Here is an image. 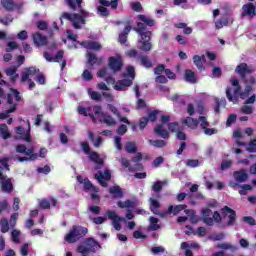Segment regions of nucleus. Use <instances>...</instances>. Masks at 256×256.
I'll list each match as a JSON object with an SVG mask.
<instances>
[{
    "label": "nucleus",
    "mask_w": 256,
    "mask_h": 256,
    "mask_svg": "<svg viewBox=\"0 0 256 256\" xmlns=\"http://www.w3.org/2000/svg\"><path fill=\"white\" fill-rule=\"evenodd\" d=\"M241 190H239L240 195H247V191H251L253 187L249 184H244L239 186Z\"/></svg>",
    "instance_id": "13d9d810"
},
{
    "label": "nucleus",
    "mask_w": 256,
    "mask_h": 256,
    "mask_svg": "<svg viewBox=\"0 0 256 256\" xmlns=\"http://www.w3.org/2000/svg\"><path fill=\"white\" fill-rule=\"evenodd\" d=\"M246 151H248V153H256V138L251 140L248 143V147H246Z\"/></svg>",
    "instance_id": "6e6d98bb"
},
{
    "label": "nucleus",
    "mask_w": 256,
    "mask_h": 256,
    "mask_svg": "<svg viewBox=\"0 0 256 256\" xmlns=\"http://www.w3.org/2000/svg\"><path fill=\"white\" fill-rule=\"evenodd\" d=\"M159 115V110H153L151 112L148 113V121H150L151 123H155V121H157V116Z\"/></svg>",
    "instance_id": "5fc2aeb1"
},
{
    "label": "nucleus",
    "mask_w": 256,
    "mask_h": 256,
    "mask_svg": "<svg viewBox=\"0 0 256 256\" xmlns=\"http://www.w3.org/2000/svg\"><path fill=\"white\" fill-rule=\"evenodd\" d=\"M251 91H253V87L251 85H246L244 91H239L237 93V103L239 102V99L245 100L249 95H251Z\"/></svg>",
    "instance_id": "c756f323"
},
{
    "label": "nucleus",
    "mask_w": 256,
    "mask_h": 256,
    "mask_svg": "<svg viewBox=\"0 0 256 256\" xmlns=\"http://www.w3.org/2000/svg\"><path fill=\"white\" fill-rule=\"evenodd\" d=\"M100 5H103V7H111V9H117L118 0H100Z\"/></svg>",
    "instance_id": "79ce46f5"
},
{
    "label": "nucleus",
    "mask_w": 256,
    "mask_h": 256,
    "mask_svg": "<svg viewBox=\"0 0 256 256\" xmlns=\"http://www.w3.org/2000/svg\"><path fill=\"white\" fill-rule=\"evenodd\" d=\"M138 19L141 22H137L136 27L133 28L140 37V40L137 42V49L144 53H149L153 49V43H151L153 32L147 30V27H155V20L143 14L138 15Z\"/></svg>",
    "instance_id": "f257e3e1"
},
{
    "label": "nucleus",
    "mask_w": 256,
    "mask_h": 256,
    "mask_svg": "<svg viewBox=\"0 0 256 256\" xmlns=\"http://www.w3.org/2000/svg\"><path fill=\"white\" fill-rule=\"evenodd\" d=\"M108 67L113 71L114 73H119L121 69H123V60L121 58L117 57H109L108 58Z\"/></svg>",
    "instance_id": "f8f14e48"
},
{
    "label": "nucleus",
    "mask_w": 256,
    "mask_h": 256,
    "mask_svg": "<svg viewBox=\"0 0 256 256\" xmlns=\"http://www.w3.org/2000/svg\"><path fill=\"white\" fill-rule=\"evenodd\" d=\"M131 19L126 20L125 22H117L116 25H125L124 29L122 32H120L119 36H118V41L119 43H121L122 45H125V43H127V39L129 37V34L131 33V30L133 29V26H131Z\"/></svg>",
    "instance_id": "9d476101"
},
{
    "label": "nucleus",
    "mask_w": 256,
    "mask_h": 256,
    "mask_svg": "<svg viewBox=\"0 0 256 256\" xmlns=\"http://www.w3.org/2000/svg\"><path fill=\"white\" fill-rule=\"evenodd\" d=\"M184 79L187 83H191L192 85L197 83V77L195 76V72L191 69H186L184 74Z\"/></svg>",
    "instance_id": "473e14b6"
},
{
    "label": "nucleus",
    "mask_w": 256,
    "mask_h": 256,
    "mask_svg": "<svg viewBox=\"0 0 256 256\" xmlns=\"http://www.w3.org/2000/svg\"><path fill=\"white\" fill-rule=\"evenodd\" d=\"M233 21L234 20L231 17H221L215 21V28L223 29L224 27H227V25H233Z\"/></svg>",
    "instance_id": "6ab92c4d"
},
{
    "label": "nucleus",
    "mask_w": 256,
    "mask_h": 256,
    "mask_svg": "<svg viewBox=\"0 0 256 256\" xmlns=\"http://www.w3.org/2000/svg\"><path fill=\"white\" fill-rule=\"evenodd\" d=\"M117 205L120 207V209H134L137 204L135 201L128 199L126 201H119Z\"/></svg>",
    "instance_id": "72a5a7b5"
},
{
    "label": "nucleus",
    "mask_w": 256,
    "mask_h": 256,
    "mask_svg": "<svg viewBox=\"0 0 256 256\" xmlns=\"http://www.w3.org/2000/svg\"><path fill=\"white\" fill-rule=\"evenodd\" d=\"M37 172L42 173L43 175H49V173H51V167H49V165H45L44 167H38Z\"/></svg>",
    "instance_id": "69168bd1"
},
{
    "label": "nucleus",
    "mask_w": 256,
    "mask_h": 256,
    "mask_svg": "<svg viewBox=\"0 0 256 256\" xmlns=\"http://www.w3.org/2000/svg\"><path fill=\"white\" fill-rule=\"evenodd\" d=\"M133 85V80L124 78L122 80H118L114 85L115 91H125L127 87H131Z\"/></svg>",
    "instance_id": "a211bd4d"
},
{
    "label": "nucleus",
    "mask_w": 256,
    "mask_h": 256,
    "mask_svg": "<svg viewBox=\"0 0 256 256\" xmlns=\"http://www.w3.org/2000/svg\"><path fill=\"white\" fill-rule=\"evenodd\" d=\"M140 65H142V67H145L146 69H151V67H153V62H151L149 56L144 55L140 57Z\"/></svg>",
    "instance_id": "4c0bfd02"
},
{
    "label": "nucleus",
    "mask_w": 256,
    "mask_h": 256,
    "mask_svg": "<svg viewBox=\"0 0 256 256\" xmlns=\"http://www.w3.org/2000/svg\"><path fill=\"white\" fill-rule=\"evenodd\" d=\"M109 193L112 195L113 199L123 198V189L120 186H111L109 188Z\"/></svg>",
    "instance_id": "cd10ccee"
},
{
    "label": "nucleus",
    "mask_w": 256,
    "mask_h": 256,
    "mask_svg": "<svg viewBox=\"0 0 256 256\" xmlns=\"http://www.w3.org/2000/svg\"><path fill=\"white\" fill-rule=\"evenodd\" d=\"M16 135H20V139H23L27 143H31V123L28 121L27 132H25V128H23V126H17Z\"/></svg>",
    "instance_id": "4468645a"
},
{
    "label": "nucleus",
    "mask_w": 256,
    "mask_h": 256,
    "mask_svg": "<svg viewBox=\"0 0 256 256\" xmlns=\"http://www.w3.org/2000/svg\"><path fill=\"white\" fill-rule=\"evenodd\" d=\"M1 233H8L9 232V220L6 218L1 220V228H0Z\"/></svg>",
    "instance_id": "603ef678"
},
{
    "label": "nucleus",
    "mask_w": 256,
    "mask_h": 256,
    "mask_svg": "<svg viewBox=\"0 0 256 256\" xmlns=\"http://www.w3.org/2000/svg\"><path fill=\"white\" fill-rule=\"evenodd\" d=\"M91 111H93V108L91 106H88L86 108L83 106L78 107L79 115H83L84 117H88V115L91 114Z\"/></svg>",
    "instance_id": "de8ad7c7"
},
{
    "label": "nucleus",
    "mask_w": 256,
    "mask_h": 256,
    "mask_svg": "<svg viewBox=\"0 0 256 256\" xmlns=\"http://www.w3.org/2000/svg\"><path fill=\"white\" fill-rule=\"evenodd\" d=\"M149 202H150V211L154 215H159V208L161 207V203H159V201L155 200V198H150Z\"/></svg>",
    "instance_id": "f704fd0d"
},
{
    "label": "nucleus",
    "mask_w": 256,
    "mask_h": 256,
    "mask_svg": "<svg viewBox=\"0 0 256 256\" xmlns=\"http://www.w3.org/2000/svg\"><path fill=\"white\" fill-rule=\"evenodd\" d=\"M75 2H76V5H75ZM66 3L68 5V7H70V9H72V11H75L77 9V6L79 8H81L83 0H66Z\"/></svg>",
    "instance_id": "a18cd8bd"
},
{
    "label": "nucleus",
    "mask_w": 256,
    "mask_h": 256,
    "mask_svg": "<svg viewBox=\"0 0 256 256\" xmlns=\"http://www.w3.org/2000/svg\"><path fill=\"white\" fill-rule=\"evenodd\" d=\"M15 49H19V44L15 41H11L7 43L6 53H11V51H15Z\"/></svg>",
    "instance_id": "864d4df0"
},
{
    "label": "nucleus",
    "mask_w": 256,
    "mask_h": 256,
    "mask_svg": "<svg viewBox=\"0 0 256 256\" xmlns=\"http://www.w3.org/2000/svg\"><path fill=\"white\" fill-rule=\"evenodd\" d=\"M221 214L223 219L227 218V227H234V225L237 223V212L229 206H224L221 208Z\"/></svg>",
    "instance_id": "1a4fd4ad"
},
{
    "label": "nucleus",
    "mask_w": 256,
    "mask_h": 256,
    "mask_svg": "<svg viewBox=\"0 0 256 256\" xmlns=\"http://www.w3.org/2000/svg\"><path fill=\"white\" fill-rule=\"evenodd\" d=\"M148 143L157 149H163V147L167 146V141L165 140H148Z\"/></svg>",
    "instance_id": "58836bf2"
},
{
    "label": "nucleus",
    "mask_w": 256,
    "mask_h": 256,
    "mask_svg": "<svg viewBox=\"0 0 256 256\" xmlns=\"http://www.w3.org/2000/svg\"><path fill=\"white\" fill-rule=\"evenodd\" d=\"M1 5L5 11L11 12L14 9H23V3H15L14 0H1Z\"/></svg>",
    "instance_id": "dca6fc26"
},
{
    "label": "nucleus",
    "mask_w": 256,
    "mask_h": 256,
    "mask_svg": "<svg viewBox=\"0 0 256 256\" xmlns=\"http://www.w3.org/2000/svg\"><path fill=\"white\" fill-rule=\"evenodd\" d=\"M235 73H237L240 78L245 79L247 75H251V73H253V70L249 65H247V63L242 62L236 67Z\"/></svg>",
    "instance_id": "ddd939ff"
},
{
    "label": "nucleus",
    "mask_w": 256,
    "mask_h": 256,
    "mask_svg": "<svg viewBox=\"0 0 256 256\" xmlns=\"http://www.w3.org/2000/svg\"><path fill=\"white\" fill-rule=\"evenodd\" d=\"M163 163H165V158H163V156H160L154 159V161L152 162V165L157 169L158 167H161Z\"/></svg>",
    "instance_id": "bf43d9fd"
},
{
    "label": "nucleus",
    "mask_w": 256,
    "mask_h": 256,
    "mask_svg": "<svg viewBox=\"0 0 256 256\" xmlns=\"http://www.w3.org/2000/svg\"><path fill=\"white\" fill-rule=\"evenodd\" d=\"M82 47L85 49H89L90 51H101V44L95 41H83L80 43Z\"/></svg>",
    "instance_id": "412c9836"
},
{
    "label": "nucleus",
    "mask_w": 256,
    "mask_h": 256,
    "mask_svg": "<svg viewBox=\"0 0 256 256\" xmlns=\"http://www.w3.org/2000/svg\"><path fill=\"white\" fill-rule=\"evenodd\" d=\"M143 160V154L141 152H138L135 157L132 158V163H136V167L141 171L143 170V164L139 163Z\"/></svg>",
    "instance_id": "37998d69"
},
{
    "label": "nucleus",
    "mask_w": 256,
    "mask_h": 256,
    "mask_svg": "<svg viewBox=\"0 0 256 256\" xmlns=\"http://www.w3.org/2000/svg\"><path fill=\"white\" fill-rule=\"evenodd\" d=\"M158 223H159V220L157 218L151 216L149 231H159V229H161V225H159Z\"/></svg>",
    "instance_id": "e433bc0d"
},
{
    "label": "nucleus",
    "mask_w": 256,
    "mask_h": 256,
    "mask_svg": "<svg viewBox=\"0 0 256 256\" xmlns=\"http://www.w3.org/2000/svg\"><path fill=\"white\" fill-rule=\"evenodd\" d=\"M192 59L194 65L199 69V71H203V69H205V66H203V63H205V55H194Z\"/></svg>",
    "instance_id": "7c9ffc66"
},
{
    "label": "nucleus",
    "mask_w": 256,
    "mask_h": 256,
    "mask_svg": "<svg viewBox=\"0 0 256 256\" xmlns=\"http://www.w3.org/2000/svg\"><path fill=\"white\" fill-rule=\"evenodd\" d=\"M0 135L2 139H10L11 133L7 124H0Z\"/></svg>",
    "instance_id": "c9c22d12"
},
{
    "label": "nucleus",
    "mask_w": 256,
    "mask_h": 256,
    "mask_svg": "<svg viewBox=\"0 0 256 256\" xmlns=\"http://www.w3.org/2000/svg\"><path fill=\"white\" fill-rule=\"evenodd\" d=\"M82 151H84L85 155H88V159H90L96 165H103V159L99 156V153L95 151H91V146H89V142H81L80 143Z\"/></svg>",
    "instance_id": "6e6552de"
},
{
    "label": "nucleus",
    "mask_w": 256,
    "mask_h": 256,
    "mask_svg": "<svg viewBox=\"0 0 256 256\" xmlns=\"http://www.w3.org/2000/svg\"><path fill=\"white\" fill-rule=\"evenodd\" d=\"M154 133L157 137H161L162 139H169V131L163 128V124H158L154 128Z\"/></svg>",
    "instance_id": "393cba45"
},
{
    "label": "nucleus",
    "mask_w": 256,
    "mask_h": 256,
    "mask_svg": "<svg viewBox=\"0 0 256 256\" xmlns=\"http://www.w3.org/2000/svg\"><path fill=\"white\" fill-rule=\"evenodd\" d=\"M93 111L94 115H99L100 123H104L105 125H107V127H113L117 125V121L115 120V118H113V116H111L109 113L103 112V108H101V106L95 105L93 107Z\"/></svg>",
    "instance_id": "39448f33"
},
{
    "label": "nucleus",
    "mask_w": 256,
    "mask_h": 256,
    "mask_svg": "<svg viewBox=\"0 0 256 256\" xmlns=\"http://www.w3.org/2000/svg\"><path fill=\"white\" fill-rule=\"evenodd\" d=\"M84 191H94L95 193H97V191H99V189L97 187H95L93 185V183H91L89 178H85L84 179Z\"/></svg>",
    "instance_id": "a19ab883"
},
{
    "label": "nucleus",
    "mask_w": 256,
    "mask_h": 256,
    "mask_svg": "<svg viewBox=\"0 0 256 256\" xmlns=\"http://www.w3.org/2000/svg\"><path fill=\"white\" fill-rule=\"evenodd\" d=\"M66 34H67V39H69L73 43H79V41H77V37H78L77 34H73L72 30H66Z\"/></svg>",
    "instance_id": "680f3d73"
},
{
    "label": "nucleus",
    "mask_w": 256,
    "mask_h": 256,
    "mask_svg": "<svg viewBox=\"0 0 256 256\" xmlns=\"http://www.w3.org/2000/svg\"><path fill=\"white\" fill-rule=\"evenodd\" d=\"M33 41L36 47H41L47 45V36H43V34L36 32L33 34Z\"/></svg>",
    "instance_id": "aec40b11"
},
{
    "label": "nucleus",
    "mask_w": 256,
    "mask_h": 256,
    "mask_svg": "<svg viewBox=\"0 0 256 256\" xmlns=\"http://www.w3.org/2000/svg\"><path fill=\"white\" fill-rule=\"evenodd\" d=\"M15 111H17V104H13L8 110L5 111V113H0V120L7 119V115L15 113Z\"/></svg>",
    "instance_id": "8fccbe9b"
},
{
    "label": "nucleus",
    "mask_w": 256,
    "mask_h": 256,
    "mask_svg": "<svg viewBox=\"0 0 256 256\" xmlns=\"http://www.w3.org/2000/svg\"><path fill=\"white\" fill-rule=\"evenodd\" d=\"M168 130L170 133H177L181 130V126L178 122H170L168 123Z\"/></svg>",
    "instance_id": "09e8293b"
},
{
    "label": "nucleus",
    "mask_w": 256,
    "mask_h": 256,
    "mask_svg": "<svg viewBox=\"0 0 256 256\" xmlns=\"http://www.w3.org/2000/svg\"><path fill=\"white\" fill-rule=\"evenodd\" d=\"M187 209V205L185 204H179L176 206L170 205L165 212V215H170V213H173V215H179L180 211H185Z\"/></svg>",
    "instance_id": "b1692460"
},
{
    "label": "nucleus",
    "mask_w": 256,
    "mask_h": 256,
    "mask_svg": "<svg viewBox=\"0 0 256 256\" xmlns=\"http://www.w3.org/2000/svg\"><path fill=\"white\" fill-rule=\"evenodd\" d=\"M200 122V127L205 131L209 127V121H207V117L205 116H200L198 117V123Z\"/></svg>",
    "instance_id": "3c124183"
},
{
    "label": "nucleus",
    "mask_w": 256,
    "mask_h": 256,
    "mask_svg": "<svg viewBox=\"0 0 256 256\" xmlns=\"http://www.w3.org/2000/svg\"><path fill=\"white\" fill-rule=\"evenodd\" d=\"M242 17H255V12H256V6L255 4L249 2L247 4H244L242 6Z\"/></svg>",
    "instance_id": "f3484780"
},
{
    "label": "nucleus",
    "mask_w": 256,
    "mask_h": 256,
    "mask_svg": "<svg viewBox=\"0 0 256 256\" xmlns=\"http://www.w3.org/2000/svg\"><path fill=\"white\" fill-rule=\"evenodd\" d=\"M124 149L126 153L133 154L137 153V144L135 142H127L126 145L124 146Z\"/></svg>",
    "instance_id": "ea45409f"
},
{
    "label": "nucleus",
    "mask_w": 256,
    "mask_h": 256,
    "mask_svg": "<svg viewBox=\"0 0 256 256\" xmlns=\"http://www.w3.org/2000/svg\"><path fill=\"white\" fill-rule=\"evenodd\" d=\"M39 69L35 67H29L22 73L21 81L22 83H25L29 81V77H33V75H38Z\"/></svg>",
    "instance_id": "4be33fe9"
},
{
    "label": "nucleus",
    "mask_w": 256,
    "mask_h": 256,
    "mask_svg": "<svg viewBox=\"0 0 256 256\" xmlns=\"http://www.w3.org/2000/svg\"><path fill=\"white\" fill-rule=\"evenodd\" d=\"M233 175L237 183H245L249 179V175L245 170L236 171Z\"/></svg>",
    "instance_id": "a878e982"
},
{
    "label": "nucleus",
    "mask_w": 256,
    "mask_h": 256,
    "mask_svg": "<svg viewBox=\"0 0 256 256\" xmlns=\"http://www.w3.org/2000/svg\"><path fill=\"white\" fill-rule=\"evenodd\" d=\"M63 55H65V52L60 50L56 53L52 60V63H61V71L67 67V60L63 59Z\"/></svg>",
    "instance_id": "5701e85b"
},
{
    "label": "nucleus",
    "mask_w": 256,
    "mask_h": 256,
    "mask_svg": "<svg viewBox=\"0 0 256 256\" xmlns=\"http://www.w3.org/2000/svg\"><path fill=\"white\" fill-rule=\"evenodd\" d=\"M126 71L127 73L123 74L124 79H127V77H130V81H133V79H135V67L127 66Z\"/></svg>",
    "instance_id": "c03bdc74"
},
{
    "label": "nucleus",
    "mask_w": 256,
    "mask_h": 256,
    "mask_svg": "<svg viewBox=\"0 0 256 256\" xmlns=\"http://www.w3.org/2000/svg\"><path fill=\"white\" fill-rule=\"evenodd\" d=\"M86 245L87 247L83 245L78 246V253L86 255V253H97L101 249V245L95 238H87Z\"/></svg>",
    "instance_id": "423d86ee"
},
{
    "label": "nucleus",
    "mask_w": 256,
    "mask_h": 256,
    "mask_svg": "<svg viewBox=\"0 0 256 256\" xmlns=\"http://www.w3.org/2000/svg\"><path fill=\"white\" fill-rule=\"evenodd\" d=\"M1 189L3 193H13V182H11V178L2 181Z\"/></svg>",
    "instance_id": "2f4dec72"
},
{
    "label": "nucleus",
    "mask_w": 256,
    "mask_h": 256,
    "mask_svg": "<svg viewBox=\"0 0 256 256\" xmlns=\"http://www.w3.org/2000/svg\"><path fill=\"white\" fill-rule=\"evenodd\" d=\"M237 121V115L236 114H230L228 115L227 121H226V126L231 127L233 123Z\"/></svg>",
    "instance_id": "0e129e2a"
},
{
    "label": "nucleus",
    "mask_w": 256,
    "mask_h": 256,
    "mask_svg": "<svg viewBox=\"0 0 256 256\" xmlns=\"http://www.w3.org/2000/svg\"><path fill=\"white\" fill-rule=\"evenodd\" d=\"M225 105H227V101L225 100V98L222 99H216V105L214 107V111L215 113H221V107H225Z\"/></svg>",
    "instance_id": "49530a36"
},
{
    "label": "nucleus",
    "mask_w": 256,
    "mask_h": 256,
    "mask_svg": "<svg viewBox=\"0 0 256 256\" xmlns=\"http://www.w3.org/2000/svg\"><path fill=\"white\" fill-rule=\"evenodd\" d=\"M148 124H149V118L141 117L139 120V129L143 131V129H145V127H147Z\"/></svg>",
    "instance_id": "e2e57ef3"
},
{
    "label": "nucleus",
    "mask_w": 256,
    "mask_h": 256,
    "mask_svg": "<svg viewBox=\"0 0 256 256\" xmlns=\"http://www.w3.org/2000/svg\"><path fill=\"white\" fill-rule=\"evenodd\" d=\"M94 179L98 181L101 187H108L107 181H111V172L109 170H105L103 172H98L94 175Z\"/></svg>",
    "instance_id": "9b49d317"
},
{
    "label": "nucleus",
    "mask_w": 256,
    "mask_h": 256,
    "mask_svg": "<svg viewBox=\"0 0 256 256\" xmlns=\"http://www.w3.org/2000/svg\"><path fill=\"white\" fill-rule=\"evenodd\" d=\"M213 214L212 218L211 215ZM202 215V221L205 223V225H208V227H213L215 223H221L223 221V214H220L219 211H211L209 208H203L201 210Z\"/></svg>",
    "instance_id": "7ed1b4c3"
},
{
    "label": "nucleus",
    "mask_w": 256,
    "mask_h": 256,
    "mask_svg": "<svg viewBox=\"0 0 256 256\" xmlns=\"http://www.w3.org/2000/svg\"><path fill=\"white\" fill-rule=\"evenodd\" d=\"M89 233V230L83 226L74 225L68 232V234L65 235L64 239L67 243H77L79 239H83L85 235Z\"/></svg>",
    "instance_id": "f03ea898"
},
{
    "label": "nucleus",
    "mask_w": 256,
    "mask_h": 256,
    "mask_svg": "<svg viewBox=\"0 0 256 256\" xmlns=\"http://www.w3.org/2000/svg\"><path fill=\"white\" fill-rule=\"evenodd\" d=\"M63 19H65L66 21H70V23L72 24V27H74L75 29H82V25H85L86 23L85 17L77 13H73V14L68 12L62 13V15L60 16V21L62 25H63Z\"/></svg>",
    "instance_id": "20e7f679"
},
{
    "label": "nucleus",
    "mask_w": 256,
    "mask_h": 256,
    "mask_svg": "<svg viewBox=\"0 0 256 256\" xmlns=\"http://www.w3.org/2000/svg\"><path fill=\"white\" fill-rule=\"evenodd\" d=\"M39 205L41 209H51V202L47 199H42Z\"/></svg>",
    "instance_id": "338daca9"
},
{
    "label": "nucleus",
    "mask_w": 256,
    "mask_h": 256,
    "mask_svg": "<svg viewBox=\"0 0 256 256\" xmlns=\"http://www.w3.org/2000/svg\"><path fill=\"white\" fill-rule=\"evenodd\" d=\"M231 85L234 87L226 88V97L230 103H237V94L241 91V85L239 84V80L237 78L230 79Z\"/></svg>",
    "instance_id": "0eeeda50"
},
{
    "label": "nucleus",
    "mask_w": 256,
    "mask_h": 256,
    "mask_svg": "<svg viewBox=\"0 0 256 256\" xmlns=\"http://www.w3.org/2000/svg\"><path fill=\"white\" fill-rule=\"evenodd\" d=\"M166 69L164 64H158L157 67L154 68V74L161 75Z\"/></svg>",
    "instance_id": "774afa93"
},
{
    "label": "nucleus",
    "mask_w": 256,
    "mask_h": 256,
    "mask_svg": "<svg viewBox=\"0 0 256 256\" xmlns=\"http://www.w3.org/2000/svg\"><path fill=\"white\" fill-rule=\"evenodd\" d=\"M106 215L108 216V219L113 221L114 229H116V231H121V221H123V218L119 217L113 210H107Z\"/></svg>",
    "instance_id": "2eb2a0df"
},
{
    "label": "nucleus",
    "mask_w": 256,
    "mask_h": 256,
    "mask_svg": "<svg viewBox=\"0 0 256 256\" xmlns=\"http://www.w3.org/2000/svg\"><path fill=\"white\" fill-rule=\"evenodd\" d=\"M87 57V63L90 65V67H93V65H101V63H103V58H97V56L92 52H88Z\"/></svg>",
    "instance_id": "bb28decb"
},
{
    "label": "nucleus",
    "mask_w": 256,
    "mask_h": 256,
    "mask_svg": "<svg viewBox=\"0 0 256 256\" xmlns=\"http://www.w3.org/2000/svg\"><path fill=\"white\" fill-rule=\"evenodd\" d=\"M183 125H186V127H189V129H197L199 127V119L191 118V117H186L182 121Z\"/></svg>",
    "instance_id": "c85d7f7f"
},
{
    "label": "nucleus",
    "mask_w": 256,
    "mask_h": 256,
    "mask_svg": "<svg viewBox=\"0 0 256 256\" xmlns=\"http://www.w3.org/2000/svg\"><path fill=\"white\" fill-rule=\"evenodd\" d=\"M98 12L100 13V17H109L107 6H98Z\"/></svg>",
    "instance_id": "052dcab7"
},
{
    "label": "nucleus",
    "mask_w": 256,
    "mask_h": 256,
    "mask_svg": "<svg viewBox=\"0 0 256 256\" xmlns=\"http://www.w3.org/2000/svg\"><path fill=\"white\" fill-rule=\"evenodd\" d=\"M21 232L19 230H13L11 233L13 243H21V239L19 238Z\"/></svg>",
    "instance_id": "4d7b16f0"
}]
</instances>
